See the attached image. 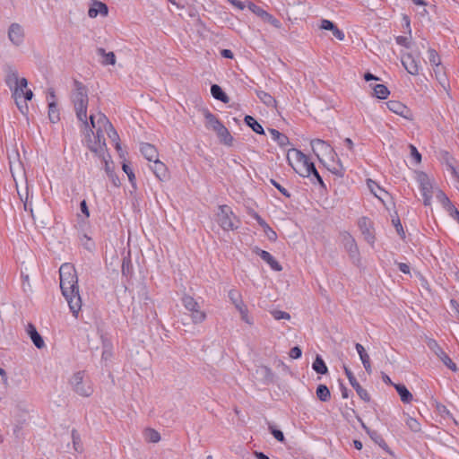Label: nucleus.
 <instances>
[{
	"mask_svg": "<svg viewBox=\"0 0 459 459\" xmlns=\"http://www.w3.org/2000/svg\"><path fill=\"white\" fill-rule=\"evenodd\" d=\"M182 304L189 312L193 324H201L206 319V313L201 310L199 303L193 297L184 295L182 297Z\"/></svg>",
	"mask_w": 459,
	"mask_h": 459,
	"instance_id": "39448f33",
	"label": "nucleus"
},
{
	"mask_svg": "<svg viewBox=\"0 0 459 459\" xmlns=\"http://www.w3.org/2000/svg\"><path fill=\"white\" fill-rule=\"evenodd\" d=\"M359 359L364 366L365 370L370 374L371 373V365H370V359L368 354L364 351L359 354Z\"/></svg>",
	"mask_w": 459,
	"mask_h": 459,
	"instance_id": "603ef678",
	"label": "nucleus"
},
{
	"mask_svg": "<svg viewBox=\"0 0 459 459\" xmlns=\"http://www.w3.org/2000/svg\"><path fill=\"white\" fill-rule=\"evenodd\" d=\"M268 132L270 133L273 140L275 141L281 147H285L290 144L289 138L278 130L270 128L268 129Z\"/></svg>",
	"mask_w": 459,
	"mask_h": 459,
	"instance_id": "7c9ffc66",
	"label": "nucleus"
},
{
	"mask_svg": "<svg viewBox=\"0 0 459 459\" xmlns=\"http://www.w3.org/2000/svg\"><path fill=\"white\" fill-rule=\"evenodd\" d=\"M72 439H73V445H74V450L76 452H82V441H81V437L76 429L72 430Z\"/></svg>",
	"mask_w": 459,
	"mask_h": 459,
	"instance_id": "de8ad7c7",
	"label": "nucleus"
},
{
	"mask_svg": "<svg viewBox=\"0 0 459 459\" xmlns=\"http://www.w3.org/2000/svg\"><path fill=\"white\" fill-rule=\"evenodd\" d=\"M327 169L330 172H332L333 174H334L340 178L343 177V175H344L345 169L339 159L332 166H327Z\"/></svg>",
	"mask_w": 459,
	"mask_h": 459,
	"instance_id": "a18cd8bd",
	"label": "nucleus"
},
{
	"mask_svg": "<svg viewBox=\"0 0 459 459\" xmlns=\"http://www.w3.org/2000/svg\"><path fill=\"white\" fill-rule=\"evenodd\" d=\"M71 101L74 104L76 117L85 129L90 128L87 121V108L89 103L88 89L78 80H74V90L71 93Z\"/></svg>",
	"mask_w": 459,
	"mask_h": 459,
	"instance_id": "f03ea898",
	"label": "nucleus"
},
{
	"mask_svg": "<svg viewBox=\"0 0 459 459\" xmlns=\"http://www.w3.org/2000/svg\"><path fill=\"white\" fill-rule=\"evenodd\" d=\"M122 168H123V170L127 174L130 182L133 185H134L135 176H134L133 170L131 169V168L129 167V165L124 163Z\"/></svg>",
	"mask_w": 459,
	"mask_h": 459,
	"instance_id": "052dcab7",
	"label": "nucleus"
},
{
	"mask_svg": "<svg viewBox=\"0 0 459 459\" xmlns=\"http://www.w3.org/2000/svg\"><path fill=\"white\" fill-rule=\"evenodd\" d=\"M396 42H397V44H399L401 46H403V47H405L407 48H410V39L407 37L398 36L396 38Z\"/></svg>",
	"mask_w": 459,
	"mask_h": 459,
	"instance_id": "338daca9",
	"label": "nucleus"
},
{
	"mask_svg": "<svg viewBox=\"0 0 459 459\" xmlns=\"http://www.w3.org/2000/svg\"><path fill=\"white\" fill-rule=\"evenodd\" d=\"M269 429L271 430V433L274 437V438L280 442L284 441V435L281 430L276 429L273 428V426H269Z\"/></svg>",
	"mask_w": 459,
	"mask_h": 459,
	"instance_id": "bf43d9fd",
	"label": "nucleus"
},
{
	"mask_svg": "<svg viewBox=\"0 0 459 459\" xmlns=\"http://www.w3.org/2000/svg\"><path fill=\"white\" fill-rule=\"evenodd\" d=\"M247 7L252 13H254L257 16L261 17L264 22H266L272 24L275 28L281 27L280 21L275 19L273 15L268 13L266 11L262 9L260 6H257L256 4H255L253 3H248Z\"/></svg>",
	"mask_w": 459,
	"mask_h": 459,
	"instance_id": "ddd939ff",
	"label": "nucleus"
},
{
	"mask_svg": "<svg viewBox=\"0 0 459 459\" xmlns=\"http://www.w3.org/2000/svg\"><path fill=\"white\" fill-rule=\"evenodd\" d=\"M311 147L318 160L322 161L321 155H336L334 150L330 144L321 139H314L311 141Z\"/></svg>",
	"mask_w": 459,
	"mask_h": 459,
	"instance_id": "9b49d317",
	"label": "nucleus"
},
{
	"mask_svg": "<svg viewBox=\"0 0 459 459\" xmlns=\"http://www.w3.org/2000/svg\"><path fill=\"white\" fill-rule=\"evenodd\" d=\"M344 372L347 376L350 384L351 386L355 389L357 394L359 396L361 400H363L366 403H368L370 401V395L368 393L366 389H364L359 383L357 381L356 377H354L353 373L344 366Z\"/></svg>",
	"mask_w": 459,
	"mask_h": 459,
	"instance_id": "f8f14e48",
	"label": "nucleus"
},
{
	"mask_svg": "<svg viewBox=\"0 0 459 459\" xmlns=\"http://www.w3.org/2000/svg\"><path fill=\"white\" fill-rule=\"evenodd\" d=\"M8 39L15 46H20L23 42L24 31L19 23L13 22L9 26Z\"/></svg>",
	"mask_w": 459,
	"mask_h": 459,
	"instance_id": "dca6fc26",
	"label": "nucleus"
},
{
	"mask_svg": "<svg viewBox=\"0 0 459 459\" xmlns=\"http://www.w3.org/2000/svg\"><path fill=\"white\" fill-rule=\"evenodd\" d=\"M105 132L108 134V137L115 143L116 149L117 151L121 150L120 143L118 142L119 136L117 131L114 129L113 126H111V128H108V130H105Z\"/></svg>",
	"mask_w": 459,
	"mask_h": 459,
	"instance_id": "09e8293b",
	"label": "nucleus"
},
{
	"mask_svg": "<svg viewBox=\"0 0 459 459\" xmlns=\"http://www.w3.org/2000/svg\"><path fill=\"white\" fill-rule=\"evenodd\" d=\"M95 117V124L97 125V127H100L101 129L108 130V128H111L112 124L109 122L108 117L102 114L99 113Z\"/></svg>",
	"mask_w": 459,
	"mask_h": 459,
	"instance_id": "a19ab883",
	"label": "nucleus"
},
{
	"mask_svg": "<svg viewBox=\"0 0 459 459\" xmlns=\"http://www.w3.org/2000/svg\"><path fill=\"white\" fill-rule=\"evenodd\" d=\"M388 109L406 119H412V113L403 103L397 100H389L386 103Z\"/></svg>",
	"mask_w": 459,
	"mask_h": 459,
	"instance_id": "2eb2a0df",
	"label": "nucleus"
},
{
	"mask_svg": "<svg viewBox=\"0 0 459 459\" xmlns=\"http://www.w3.org/2000/svg\"><path fill=\"white\" fill-rule=\"evenodd\" d=\"M255 377L264 384H271L273 382L274 375L272 369L266 366L261 365L255 368Z\"/></svg>",
	"mask_w": 459,
	"mask_h": 459,
	"instance_id": "aec40b11",
	"label": "nucleus"
},
{
	"mask_svg": "<svg viewBox=\"0 0 459 459\" xmlns=\"http://www.w3.org/2000/svg\"><path fill=\"white\" fill-rule=\"evenodd\" d=\"M312 368L318 374L325 375L328 372L327 366L325 365L324 359L321 356L316 355L313 364Z\"/></svg>",
	"mask_w": 459,
	"mask_h": 459,
	"instance_id": "58836bf2",
	"label": "nucleus"
},
{
	"mask_svg": "<svg viewBox=\"0 0 459 459\" xmlns=\"http://www.w3.org/2000/svg\"><path fill=\"white\" fill-rule=\"evenodd\" d=\"M270 183L275 186L284 196L290 198V192L284 188L283 186H281L276 180L271 178L270 179Z\"/></svg>",
	"mask_w": 459,
	"mask_h": 459,
	"instance_id": "13d9d810",
	"label": "nucleus"
},
{
	"mask_svg": "<svg viewBox=\"0 0 459 459\" xmlns=\"http://www.w3.org/2000/svg\"><path fill=\"white\" fill-rule=\"evenodd\" d=\"M411 155L416 160V163H420L421 161V154L418 152L417 148L413 145H410Z\"/></svg>",
	"mask_w": 459,
	"mask_h": 459,
	"instance_id": "680f3d73",
	"label": "nucleus"
},
{
	"mask_svg": "<svg viewBox=\"0 0 459 459\" xmlns=\"http://www.w3.org/2000/svg\"><path fill=\"white\" fill-rule=\"evenodd\" d=\"M216 221L224 230H234L238 228V220L231 208L226 204L220 205L216 213Z\"/></svg>",
	"mask_w": 459,
	"mask_h": 459,
	"instance_id": "20e7f679",
	"label": "nucleus"
},
{
	"mask_svg": "<svg viewBox=\"0 0 459 459\" xmlns=\"http://www.w3.org/2000/svg\"><path fill=\"white\" fill-rule=\"evenodd\" d=\"M358 225L366 241L374 243L375 236L372 230V222L368 218L362 217L359 220Z\"/></svg>",
	"mask_w": 459,
	"mask_h": 459,
	"instance_id": "f3484780",
	"label": "nucleus"
},
{
	"mask_svg": "<svg viewBox=\"0 0 459 459\" xmlns=\"http://www.w3.org/2000/svg\"><path fill=\"white\" fill-rule=\"evenodd\" d=\"M4 82L9 89L18 85L21 78L18 76V72L12 65H6L4 68Z\"/></svg>",
	"mask_w": 459,
	"mask_h": 459,
	"instance_id": "412c9836",
	"label": "nucleus"
},
{
	"mask_svg": "<svg viewBox=\"0 0 459 459\" xmlns=\"http://www.w3.org/2000/svg\"><path fill=\"white\" fill-rule=\"evenodd\" d=\"M302 351L299 346H295L290 351V357L292 359H299L301 357Z\"/></svg>",
	"mask_w": 459,
	"mask_h": 459,
	"instance_id": "0e129e2a",
	"label": "nucleus"
},
{
	"mask_svg": "<svg viewBox=\"0 0 459 459\" xmlns=\"http://www.w3.org/2000/svg\"><path fill=\"white\" fill-rule=\"evenodd\" d=\"M90 121L92 128H90V130L94 134L92 129H95L96 131V143L94 145H91L90 149L91 152H94L98 153L100 156L104 153L105 151V137H104V129H101L100 127H97V125L95 124V117L94 115L90 116Z\"/></svg>",
	"mask_w": 459,
	"mask_h": 459,
	"instance_id": "6e6552de",
	"label": "nucleus"
},
{
	"mask_svg": "<svg viewBox=\"0 0 459 459\" xmlns=\"http://www.w3.org/2000/svg\"><path fill=\"white\" fill-rule=\"evenodd\" d=\"M393 224L397 231V233L402 237V238H404L405 237V233H404V230L403 229V226L401 224V221L399 219H396V220H393Z\"/></svg>",
	"mask_w": 459,
	"mask_h": 459,
	"instance_id": "e2e57ef3",
	"label": "nucleus"
},
{
	"mask_svg": "<svg viewBox=\"0 0 459 459\" xmlns=\"http://www.w3.org/2000/svg\"><path fill=\"white\" fill-rule=\"evenodd\" d=\"M257 97L268 107H272L276 103L275 99L264 91H257Z\"/></svg>",
	"mask_w": 459,
	"mask_h": 459,
	"instance_id": "37998d69",
	"label": "nucleus"
},
{
	"mask_svg": "<svg viewBox=\"0 0 459 459\" xmlns=\"http://www.w3.org/2000/svg\"><path fill=\"white\" fill-rule=\"evenodd\" d=\"M229 298L233 304L239 303L242 300L241 294L236 290H230L229 291Z\"/></svg>",
	"mask_w": 459,
	"mask_h": 459,
	"instance_id": "4d7b16f0",
	"label": "nucleus"
},
{
	"mask_svg": "<svg viewBox=\"0 0 459 459\" xmlns=\"http://www.w3.org/2000/svg\"><path fill=\"white\" fill-rule=\"evenodd\" d=\"M271 314L273 316V318L276 320H281V319L290 320V315L285 311L273 310L271 312Z\"/></svg>",
	"mask_w": 459,
	"mask_h": 459,
	"instance_id": "864d4df0",
	"label": "nucleus"
},
{
	"mask_svg": "<svg viewBox=\"0 0 459 459\" xmlns=\"http://www.w3.org/2000/svg\"><path fill=\"white\" fill-rule=\"evenodd\" d=\"M310 179L312 181L313 184H319L323 188H326L324 181H323V178H321V176L319 175L318 171L316 170V167H310Z\"/></svg>",
	"mask_w": 459,
	"mask_h": 459,
	"instance_id": "49530a36",
	"label": "nucleus"
},
{
	"mask_svg": "<svg viewBox=\"0 0 459 459\" xmlns=\"http://www.w3.org/2000/svg\"><path fill=\"white\" fill-rule=\"evenodd\" d=\"M359 420L361 423L362 428L365 429V431L368 433V435L370 437V438L377 444L383 450H385L386 453H388L391 455H394L393 451L389 448L386 442L384 440L382 436L377 431L370 429L362 420L359 418Z\"/></svg>",
	"mask_w": 459,
	"mask_h": 459,
	"instance_id": "4468645a",
	"label": "nucleus"
},
{
	"mask_svg": "<svg viewBox=\"0 0 459 459\" xmlns=\"http://www.w3.org/2000/svg\"><path fill=\"white\" fill-rule=\"evenodd\" d=\"M342 243L350 256L352 259H357L359 257V248L352 236L347 232L343 233Z\"/></svg>",
	"mask_w": 459,
	"mask_h": 459,
	"instance_id": "a211bd4d",
	"label": "nucleus"
},
{
	"mask_svg": "<svg viewBox=\"0 0 459 459\" xmlns=\"http://www.w3.org/2000/svg\"><path fill=\"white\" fill-rule=\"evenodd\" d=\"M429 62L433 65L439 66V65H440V58H439V56L437 55L436 50H434V49H429Z\"/></svg>",
	"mask_w": 459,
	"mask_h": 459,
	"instance_id": "5fc2aeb1",
	"label": "nucleus"
},
{
	"mask_svg": "<svg viewBox=\"0 0 459 459\" xmlns=\"http://www.w3.org/2000/svg\"><path fill=\"white\" fill-rule=\"evenodd\" d=\"M132 272V263L129 258H124L122 263V273L128 275Z\"/></svg>",
	"mask_w": 459,
	"mask_h": 459,
	"instance_id": "6e6d98bb",
	"label": "nucleus"
},
{
	"mask_svg": "<svg viewBox=\"0 0 459 459\" xmlns=\"http://www.w3.org/2000/svg\"><path fill=\"white\" fill-rule=\"evenodd\" d=\"M27 333L30 337L33 344L38 349H42L45 346V342L41 335L38 333L36 327L32 324H29L27 326Z\"/></svg>",
	"mask_w": 459,
	"mask_h": 459,
	"instance_id": "c85d7f7f",
	"label": "nucleus"
},
{
	"mask_svg": "<svg viewBox=\"0 0 459 459\" xmlns=\"http://www.w3.org/2000/svg\"><path fill=\"white\" fill-rule=\"evenodd\" d=\"M8 160H9V167L10 172L15 183V186H18V179H24L27 182L25 170L23 169V165L20 160V154L16 149H13L11 152H7Z\"/></svg>",
	"mask_w": 459,
	"mask_h": 459,
	"instance_id": "423d86ee",
	"label": "nucleus"
},
{
	"mask_svg": "<svg viewBox=\"0 0 459 459\" xmlns=\"http://www.w3.org/2000/svg\"><path fill=\"white\" fill-rule=\"evenodd\" d=\"M316 397L321 402H327L331 398V393L329 388L325 385H319L316 391Z\"/></svg>",
	"mask_w": 459,
	"mask_h": 459,
	"instance_id": "ea45409f",
	"label": "nucleus"
},
{
	"mask_svg": "<svg viewBox=\"0 0 459 459\" xmlns=\"http://www.w3.org/2000/svg\"><path fill=\"white\" fill-rule=\"evenodd\" d=\"M395 390L397 391L398 394L400 395V398L403 403H410L413 397L411 393L408 390V388L403 385V384H396L394 385Z\"/></svg>",
	"mask_w": 459,
	"mask_h": 459,
	"instance_id": "c756f323",
	"label": "nucleus"
},
{
	"mask_svg": "<svg viewBox=\"0 0 459 459\" xmlns=\"http://www.w3.org/2000/svg\"><path fill=\"white\" fill-rule=\"evenodd\" d=\"M16 188H18V186H16ZM17 192H18V195L20 196V199L22 202H23V205H24V209L25 211H30L31 215L33 216V210H32V206H31V203L28 201L29 199V187H28V184L26 183V187H25V193L24 194H22L19 189H17Z\"/></svg>",
	"mask_w": 459,
	"mask_h": 459,
	"instance_id": "79ce46f5",
	"label": "nucleus"
},
{
	"mask_svg": "<svg viewBox=\"0 0 459 459\" xmlns=\"http://www.w3.org/2000/svg\"><path fill=\"white\" fill-rule=\"evenodd\" d=\"M437 198L439 200V202L442 204L443 207L447 211L449 209V206H453L454 204L451 203L449 198L445 195L444 192L438 190L437 193Z\"/></svg>",
	"mask_w": 459,
	"mask_h": 459,
	"instance_id": "8fccbe9b",
	"label": "nucleus"
},
{
	"mask_svg": "<svg viewBox=\"0 0 459 459\" xmlns=\"http://www.w3.org/2000/svg\"><path fill=\"white\" fill-rule=\"evenodd\" d=\"M253 218L264 229V234L271 241H275L277 238L276 232L266 223V221L256 212L253 213Z\"/></svg>",
	"mask_w": 459,
	"mask_h": 459,
	"instance_id": "cd10ccee",
	"label": "nucleus"
},
{
	"mask_svg": "<svg viewBox=\"0 0 459 459\" xmlns=\"http://www.w3.org/2000/svg\"><path fill=\"white\" fill-rule=\"evenodd\" d=\"M211 94L215 100H221L223 103H229L230 101L229 96L223 91L221 87L218 84H212L211 86Z\"/></svg>",
	"mask_w": 459,
	"mask_h": 459,
	"instance_id": "2f4dec72",
	"label": "nucleus"
},
{
	"mask_svg": "<svg viewBox=\"0 0 459 459\" xmlns=\"http://www.w3.org/2000/svg\"><path fill=\"white\" fill-rule=\"evenodd\" d=\"M418 182L420 184V189L423 197L424 205L428 206L431 204L432 197V184L428 175L424 172H420L418 175Z\"/></svg>",
	"mask_w": 459,
	"mask_h": 459,
	"instance_id": "9d476101",
	"label": "nucleus"
},
{
	"mask_svg": "<svg viewBox=\"0 0 459 459\" xmlns=\"http://www.w3.org/2000/svg\"><path fill=\"white\" fill-rule=\"evenodd\" d=\"M448 214L459 223V211L455 208V205L449 206V209L446 211Z\"/></svg>",
	"mask_w": 459,
	"mask_h": 459,
	"instance_id": "69168bd1",
	"label": "nucleus"
},
{
	"mask_svg": "<svg viewBox=\"0 0 459 459\" xmlns=\"http://www.w3.org/2000/svg\"><path fill=\"white\" fill-rule=\"evenodd\" d=\"M28 86V81L26 78H21L20 83L13 88H11L12 97L13 98L15 104L19 110L25 114L28 111V104L25 103V100H22L24 92Z\"/></svg>",
	"mask_w": 459,
	"mask_h": 459,
	"instance_id": "0eeeda50",
	"label": "nucleus"
},
{
	"mask_svg": "<svg viewBox=\"0 0 459 459\" xmlns=\"http://www.w3.org/2000/svg\"><path fill=\"white\" fill-rule=\"evenodd\" d=\"M80 209H81V212L86 216V217H89L90 216V212H89V208H88V205H87V203L85 200H82L81 203H80Z\"/></svg>",
	"mask_w": 459,
	"mask_h": 459,
	"instance_id": "774afa93",
	"label": "nucleus"
},
{
	"mask_svg": "<svg viewBox=\"0 0 459 459\" xmlns=\"http://www.w3.org/2000/svg\"><path fill=\"white\" fill-rule=\"evenodd\" d=\"M215 132L221 143L228 146L232 145L234 139L224 126H222L218 131Z\"/></svg>",
	"mask_w": 459,
	"mask_h": 459,
	"instance_id": "f704fd0d",
	"label": "nucleus"
},
{
	"mask_svg": "<svg viewBox=\"0 0 459 459\" xmlns=\"http://www.w3.org/2000/svg\"><path fill=\"white\" fill-rule=\"evenodd\" d=\"M60 288L65 298L70 310L77 317L82 307V299L79 294L78 277L72 264H63L59 268Z\"/></svg>",
	"mask_w": 459,
	"mask_h": 459,
	"instance_id": "f257e3e1",
	"label": "nucleus"
},
{
	"mask_svg": "<svg viewBox=\"0 0 459 459\" xmlns=\"http://www.w3.org/2000/svg\"><path fill=\"white\" fill-rule=\"evenodd\" d=\"M316 167L315 164L310 161L307 156L305 155V160H301L297 163V167H293V169L299 174L301 177H310V167Z\"/></svg>",
	"mask_w": 459,
	"mask_h": 459,
	"instance_id": "bb28decb",
	"label": "nucleus"
},
{
	"mask_svg": "<svg viewBox=\"0 0 459 459\" xmlns=\"http://www.w3.org/2000/svg\"><path fill=\"white\" fill-rule=\"evenodd\" d=\"M153 165L151 167L155 176L160 180L165 181L169 178L168 169L166 165L159 159L152 161Z\"/></svg>",
	"mask_w": 459,
	"mask_h": 459,
	"instance_id": "a878e982",
	"label": "nucleus"
},
{
	"mask_svg": "<svg viewBox=\"0 0 459 459\" xmlns=\"http://www.w3.org/2000/svg\"><path fill=\"white\" fill-rule=\"evenodd\" d=\"M428 347L440 359V360L452 371H458L456 364L449 358V356L443 351L439 344L433 339H429L427 342Z\"/></svg>",
	"mask_w": 459,
	"mask_h": 459,
	"instance_id": "1a4fd4ad",
	"label": "nucleus"
},
{
	"mask_svg": "<svg viewBox=\"0 0 459 459\" xmlns=\"http://www.w3.org/2000/svg\"><path fill=\"white\" fill-rule=\"evenodd\" d=\"M406 425L408 426V428L413 431V432H419L420 431V424L419 423V421L412 418V417H407L406 419Z\"/></svg>",
	"mask_w": 459,
	"mask_h": 459,
	"instance_id": "3c124183",
	"label": "nucleus"
},
{
	"mask_svg": "<svg viewBox=\"0 0 459 459\" xmlns=\"http://www.w3.org/2000/svg\"><path fill=\"white\" fill-rule=\"evenodd\" d=\"M48 96L50 100H48V118L52 123H56L59 121V110L57 108V105L55 101L56 94L53 90H50L48 92Z\"/></svg>",
	"mask_w": 459,
	"mask_h": 459,
	"instance_id": "5701e85b",
	"label": "nucleus"
},
{
	"mask_svg": "<svg viewBox=\"0 0 459 459\" xmlns=\"http://www.w3.org/2000/svg\"><path fill=\"white\" fill-rule=\"evenodd\" d=\"M287 160L289 161V164L293 168L296 166L293 164L292 161L295 160L298 163L301 160H305V154L302 152L293 148L289 150L287 154Z\"/></svg>",
	"mask_w": 459,
	"mask_h": 459,
	"instance_id": "e433bc0d",
	"label": "nucleus"
},
{
	"mask_svg": "<svg viewBox=\"0 0 459 459\" xmlns=\"http://www.w3.org/2000/svg\"><path fill=\"white\" fill-rule=\"evenodd\" d=\"M245 123L255 133L258 134H264V130L260 123H258L252 116L247 115L244 118Z\"/></svg>",
	"mask_w": 459,
	"mask_h": 459,
	"instance_id": "72a5a7b5",
	"label": "nucleus"
},
{
	"mask_svg": "<svg viewBox=\"0 0 459 459\" xmlns=\"http://www.w3.org/2000/svg\"><path fill=\"white\" fill-rule=\"evenodd\" d=\"M69 383L74 392L80 396L89 397L93 393L91 380L85 377L84 371H78L74 373Z\"/></svg>",
	"mask_w": 459,
	"mask_h": 459,
	"instance_id": "7ed1b4c3",
	"label": "nucleus"
},
{
	"mask_svg": "<svg viewBox=\"0 0 459 459\" xmlns=\"http://www.w3.org/2000/svg\"><path fill=\"white\" fill-rule=\"evenodd\" d=\"M255 254L258 255L264 262H266L273 270L280 272L282 270L281 265L278 261L267 251L262 250L258 247L255 250Z\"/></svg>",
	"mask_w": 459,
	"mask_h": 459,
	"instance_id": "b1692460",
	"label": "nucleus"
},
{
	"mask_svg": "<svg viewBox=\"0 0 459 459\" xmlns=\"http://www.w3.org/2000/svg\"><path fill=\"white\" fill-rule=\"evenodd\" d=\"M402 64L410 74L417 75L419 74L418 61L411 54L403 55L402 57Z\"/></svg>",
	"mask_w": 459,
	"mask_h": 459,
	"instance_id": "4be33fe9",
	"label": "nucleus"
},
{
	"mask_svg": "<svg viewBox=\"0 0 459 459\" xmlns=\"http://www.w3.org/2000/svg\"><path fill=\"white\" fill-rule=\"evenodd\" d=\"M370 87L374 91V96H376L377 98H378L380 100L386 99L388 97V95L390 94L389 90L384 84H374V85L370 84Z\"/></svg>",
	"mask_w": 459,
	"mask_h": 459,
	"instance_id": "4c0bfd02",
	"label": "nucleus"
},
{
	"mask_svg": "<svg viewBox=\"0 0 459 459\" xmlns=\"http://www.w3.org/2000/svg\"><path fill=\"white\" fill-rule=\"evenodd\" d=\"M98 55L101 56L104 59L101 61L103 65H114L116 64V56L114 52L107 53L104 48H99L97 49Z\"/></svg>",
	"mask_w": 459,
	"mask_h": 459,
	"instance_id": "c9c22d12",
	"label": "nucleus"
},
{
	"mask_svg": "<svg viewBox=\"0 0 459 459\" xmlns=\"http://www.w3.org/2000/svg\"><path fill=\"white\" fill-rule=\"evenodd\" d=\"M204 117L207 123L206 126L212 129L214 132L218 131L223 126L216 116L209 111H205Z\"/></svg>",
	"mask_w": 459,
	"mask_h": 459,
	"instance_id": "473e14b6",
	"label": "nucleus"
},
{
	"mask_svg": "<svg viewBox=\"0 0 459 459\" xmlns=\"http://www.w3.org/2000/svg\"><path fill=\"white\" fill-rule=\"evenodd\" d=\"M145 439L151 443H157L160 440V433L153 429H147L144 431Z\"/></svg>",
	"mask_w": 459,
	"mask_h": 459,
	"instance_id": "c03bdc74",
	"label": "nucleus"
},
{
	"mask_svg": "<svg viewBox=\"0 0 459 459\" xmlns=\"http://www.w3.org/2000/svg\"><path fill=\"white\" fill-rule=\"evenodd\" d=\"M99 14L104 17L108 16V7L105 3L93 0L88 10V15L91 18H96Z\"/></svg>",
	"mask_w": 459,
	"mask_h": 459,
	"instance_id": "6ab92c4d",
	"label": "nucleus"
},
{
	"mask_svg": "<svg viewBox=\"0 0 459 459\" xmlns=\"http://www.w3.org/2000/svg\"><path fill=\"white\" fill-rule=\"evenodd\" d=\"M140 151L143 157L149 161H154L159 159V153L154 145L143 143L141 144Z\"/></svg>",
	"mask_w": 459,
	"mask_h": 459,
	"instance_id": "393cba45",
	"label": "nucleus"
}]
</instances>
